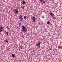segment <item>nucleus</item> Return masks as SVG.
Segmentation results:
<instances>
[{"instance_id":"f257e3e1","label":"nucleus","mask_w":62,"mask_h":62,"mask_svg":"<svg viewBox=\"0 0 62 62\" xmlns=\"http://www.w3.org/2000/svg\"><path fill=\"white\" fill-rule=\"evenodd\" d=\"M36 46L39 49L40 47V44L39 42H38L36 44Z\"/></svg>"},{"instance_id":"f03ea898","label":"nucleus","mask_w":62,"mask_h":62,"mask_svg":"<svg viewBox=\"0 0 62 62\" xmlns=\"http://www.w3.org/2000/svg\"><path fill=\"white\" fill-rule=\"evenodd\" d=\"M31 19L32 22H36V17L34 16H33Z\"/></svg>"},{"instance_id":"7ed1b4c3","label":"nucleus","mask_w":62,"mask_h":62,"mask_svg":"<svg viewBox=\"0 0 62 62\" xmlns=\"http://www.w3.org/2000/svg\"><path fill=\"white\" fill-rule=\"evenodd\" d=\"M22 29L23 30V31L25 32H26L27 31V29H26L25 27L24 26H22Z\"/></svg>"},{"instance_id":"20e7f679","label":"nucleus","mask_w":62,"mask_h":62,"mask_svg":"<svg viewBox=\"0 0 62 62\" xmlns=\"http://www.w3.org/2000/svg\"><path fill=\"white\" fill-rule=\"evenodd\" d=\"M19 19H20L21 21L23 20V16H22L21 15H20L19 16Z\"/></svg>"},{"instance_id":"39448f33","label":"nucleus","mask_w":62,"mask_h":62,"mask_svg":"<svg viewBox=\"0 0 62 62\" xmlns=\"http://www.w3.org/2000/svg\"><path fill=\"white\" fill-rule=\"evenodd\" d=\"M25 1H24V0H23V1L22 2V4L23 5H24L25 3Z\"/></svg>"},{"instance_id":"423d86ee","label":"nucleus","mask_w":62,"mask_h":62,"mask_svg":"<svg viewBox=\"0 0 62 62\" xmlns=\"http://www.w3.org/2000/svg\"><path fill=\"white\" fill-rule=\"evenodd\" d=\"M49 14L51 16H52V15H54V14L53 13H51V12H50Z\"/></svg>"},{"instance_id":"0eeeda50","label":"nucleus","mask_w":62,"mask_h":62,"mask_svg":"<svg viewBox=\"0 0 62 62\" xmlns=\"http://www.w3.org/2000/svg\"><path fill=\"white\" fill-rule=\"evenodd\" d=\"M15 11L16 13V14L18 13V10H17L16 9L15 10Z\"/></svg>"},{"instance_id":"6e6552de","label":"nucleus","mask_w":62,"mask_h":62,"mask_svg":"<svg viewBox=\"0 0 62 62\" xmlns=\"http://www.w3.org/2000/svg\"><path fill=\"white\" fill-rule=\"evenodd\" d=\"M21 8H22L23 9H24V6H21Z\"/></svg>"},{"instance_id":"1a4fd4ad","label":"nucleus","mask_w":62,"mask_h":62,"mask_svg":"<svg viewBox=\"0 0 62 62\" xmlns=\"http://www.w3.org/2000/svg\"><path fill=\"white\" fill-rule=\"evenodd\" d=\"M5 41H6L5 42H7V43H8V39H6V40H5Z\"/></svg>"},{"instance_id":"9d476101","label":"nucleus","mask_w":62,"mask_h":62,"mask_svg":"<svg viewBox=\"0 0 62 62\" xmlns=\"http://www.w3.org/2000/svg\"><path fill=\"white\" fill-rule=\"evenodd\" d=\"M18 25H19V26L20 27V26L21 25V22H20V23H18Z\"/></svg>"},{"instance_id":"9b49d317","label":"nucleus","mask_w":62,"mask_h":62,"mask_svg":"<svg viewBox=\"0 0 62 62\" xmlns=\"http://www.w3.org/2000/svg\"><path fill=\"white\" fill-rule=\"evenodd\" d=\"M12 56L13 57H15V55L14 54H12Z\"/></svg>"},{"instance_id":"f8f14e48","label":"nucleus","mask_w":62,"mask_h":62,"mask_svg":"<svg viewBox=\"0 0 62 62\" xmlns=\"http://www.w3.org/2000/svg\"><path fill=\"white\" fill-rule=\"evenodd\" d=\"M5 33H6V34L7 35H8V32L7 31H5Z\"/></svg>"},{"instance_id":"ddd939ff","label":"nucleus","mask_w":62,"mask_h":62,"mask_svg":"<svg viewBox=\"0 0 62 62\" xmlns=\"http://www.w3.org/2000/svg\"><path fill=\"white\" fill-rule=\"evenodd\" d=\"M58 48L59 49H61V47H60V46H58Z\"/></svg>"},{"instance_id":"4468645a","label":"nucleus","mask_w":62,"mask_h":62,"mask_svg":"<svg viewBox=\"0 0 62 62\" xmlns=\"http://www.w3.org/2000/svg\"><path fill=\"white\" fill-rule=\"evenodd\" d=\"M43 3L44 4L45 3V0H43Z\"/></svg>"},{"instance_id":"2eb2a0df","label":"nucleus","mask_w":62,"mask_h":62,"mask_svg":"<svg viewBox=\"0 0 62 62\" xmlns=\"http://www.w3.org/2000/svg\"><path fill=\"white\" fill-rule=\"evenodd\" d=\"M24 19H25V20H26V16H24Z\"/></svg>"},{"instance_id":"dca6fc26","label":"nucleus","mask_w":62,"mask_h":62,"mask_svg":"<svg viewBox=\"0 0 62 62\" xmlns=\"http://www.w3.org/2000/svg\"><path fill=\"white\" fill-rule=\"evenodd\" d=\"M47 23L48 24H50V22L48 21Z\"/></svg>"},{"instance_id":"f3484780","label":"nucleus","mask_w":62,"mask_h":62,"mask_svg":"<svg viewBox=\"0 0 62 62\" xmlns=\"http://www.w3.org/2000/svg\"><path fill=\"white\" fill-rule=\"evenodd\" d=\"M42 17L43 19H44V16H42Z\"/></svg>"},{"instance_id":"a211bd4d","label":"nucleus","mask_w":62,"mask_h":62,"mask_svg":"<svg viewBox=\"0 0 62 62\" xmlns=\"http://www.w3.org/2000/svg\"><path fill=\"white\" fill-rule=\"evenodd\" d=\"M7 29H9V28L8 26L7 27Z\"/></svg>"},{"instance_id":"6ab92c4d","label":"nucleus","mask_w":62,"mask_h":62,"mask_svg":"<svg viewBox=\"0 0 62 62\" xmlns=\"http://www.w3.org/2000/svg\"><path fill=\"white\" fill-rule=\"evenodd\" d=\"M3 27H2V26H1V28H0V29H3Z\"/></svg>"},{"instance_id":"aec40b11","label":"nucleus","mask_w":62,"mask_h":62,"mask_svg":"<svg viewBox=\"0 0 62 62\" xmlns=\"http://www.w3.org/2000/svg\"><path fill=\"white\" fill-rule=\"evenodd\" d=\"M2 31V30H0V33H1V32Z\"/></svg>"},{"instance_id":"412c9836","label":"nucleus","mask_w":62,"mask_h":62,"mask_svg":"<svg viewBox=\"0 0 62 62\" xmlns=\"http://www.w3.org/2000/svg\"><path fill=\"white\" fill-rule=\"evenodd\" d=\"M41 2H42L43 1V0H40Z\"/></svg>"},{"instance_id":"4be33fe9","label":"nucleus","mask_w":62,"mask_h":62,"mask_svg":"<svg viewBox=\"0 0 62 62\" xmlns=\"http://www.w3.org/2000/svg\"><path fill=\"white\" fill-rule=\"evenodd\" d=\"M32 55H35V54H34L33 53H32Z\"/></svg>"},{"instance_id":"5701e85b","label":"nucleus","mask_w":62,"mask_h":62,"mask_svg":"<svg viewBox=\"0 0 62 62\" xmlns=\"http://www.w3.org/2000/svg\"><path fill=\"white\" fill-rule=\"evenodd\" d=\"M53 19H55V17H53Z\"/></svg>"},{"instance_id":"b1692460","label":"nucleus","mask_w":62,"mask_h":62,"mask_svg":"<svg viewBox=\"0 0 62 62\" xmlns=\"http://www.w3.org/2000/svg\"><path fill=\"white\" fill-rule=\"evenodd\" d=\"M33 53L34 54L35 53V52H34Z\"/></svg>"},{"instance_id":"393cba45","label":"nucleus","mask_w":62,"mask_h":62,"mask_svg":"<svg viewBox=\"0 0 62 62\" xmlns=\"http://www.w3.org/2000/svg\"><path fill=\"white\" fill-rule=\"evenodd\" d=\"M61 49H62V46H61Z\"/></svg>"},{"instance_id":"a878e982","label":"nucleus","mask_w":62,"mask_h":62,"mask_svg":"<svg viewBox=\"0 0 62 62\" xmlns=\"http://www.w3.org/2000/svg\"><path fill=\"white\" fill-rule=\"evenodd\" d=\"M22 48H22V47L21 48V49H22Z\"/></svg>"},{"instance_id":"bb28decb","label":"nucleus","mask_w":62,"mask_h":62,"mask_svg":"<svg viewBox=\"0 0 62 62\" xmlns=\"http://www.w3.org/2000/svg\"><path fill=\"white\" fill-rule=\"evenodd\" d=\"M50 50H51V49H50Z\"/></svg>"}]
</instances>
